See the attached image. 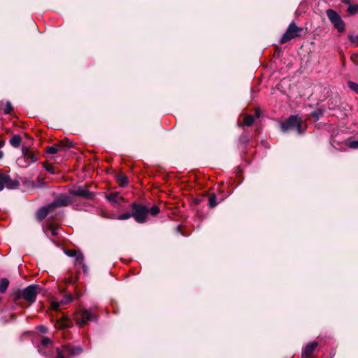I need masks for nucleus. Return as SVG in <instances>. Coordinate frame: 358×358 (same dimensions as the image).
<instances>
[{
	"label": "nucleus",
	"mask_w": 358,
	"mask_h": 358,
	"mask_svg": "<svg viewBox=\"0 0 358 358\" xmlns=\"http://www.w3.org/2000/svg\"><path fill=\"white\" fill-rule=\"evenodd\" d=\"M72 301V296L71 293L66 294L64 296V299L60 301H52L51 308L54 310H58L61 305H66Z\"/></svg>",
	"instance_id": "obj_15"
},
{
	"label": "nucleus",
	"mask_w": 358,
	"mask_h": 358,
	"mask_svg": "<svg viewBox=\"0 0 358 358\" xmlns=\"http://www.w3.org/2000/svg\"><path fill=\"white\" fill-rule=\"evenodd\" d=\"M75 257H76V264L81 265L83 266V271L85 272H86L87 268L83 262V261H84L83 255L82 254H77Z\"/></svg>",
	"instance_id": "obj_22"
},
{
	"label": "nucleus",
	"mask_w": 358,
	"mask_h": 358,
	"mask_svg": "<svg viewBox=\"0 0 358 358\" xmlns=\"http://www.w3.org/2000/svg\"><path fill=\"white\" fill-rule=\"evenodd\" d=\"M327 15L334 27L339 31L342 32L345 29V24L340 15L334 10L329 9L327 10Z\"/></svg>",
	"instance_id": "obj_8"
},
{
	"label": "nucleus",
	"mask_w": 358,
	"mask_h": 358,
	"mask_svg": "<svg viewBox=\"0 0 358 358\" xmlns=\"http://www.w3.org/2000/svg\"><path fill=\"white\" fill-rule=\"evenodd\" d=\"M117 180L121 187L125 186L128 183V178L127 176L123 175H119L117 178Z\"/></svg>",
	"instance_id": "obj_24"
},
{
	"label": "nucleus",
	"mask_w": 358,
	"mask_h": 358,
	"mask_svg": "<svg viewBox=\"0 0 358 358\" xmlns=\"http://www.w3.org/2000/svg\"><path fill=\"white\" fill-rule=\"evenodd\" d=\"M22 141V138L20 135H14L10 139V143L15 148H17L20 146V143Z\"/></svg>",
	"instance_id": "obj_20"
},
{
	"label": "nucleus",
	"mask_w": 358,
	"mask_h": 358,
	"mask_svg": "<svg viewBox=\"0 0 358 358\" xmlns=\"http://www.w3.org/2000/svg\"><path fill=\"white\" fill-rule=\"evenodd\" d=\"M44 168L50 173H55V167L51 165V164H44Z\"/></svg>",
	"instance_id": "obj_36"
},
{
	"label": "nucleus",
	"mask_w": 358,
	"mask_h": 358,
	"mask_svg": "<svg viewBox=\"0 0 358 358\" xmlns=\"http://www.w3.org/2000/svg\"><path fill=\"white\" fill-rule=\"evenodd\" d=\"M56 352V358H71L72 356L79 355L82 352V348L79 346L64 345L62 348H57Z\"/></svg>",
	"instance_id": "obj_4"
},
{
	"label": "nucleus",
	"mask_w": 358,
	"mask_h": 358,
	"mask_svg": "<svg viewBox=\"0 0 358 358\" xmlns=\"http://www.w3.org/2000/svg\"><path fill=\"white\" fill-rule=\"evenodd\" d=\"M56 352V358H71L72 356L79 355L82 352V348L79 346L64 345L62 348H57Z\"/></svg>",
	"instance_id": "obj_5"
},
{
	"label": "nucleus",
	"mask_w": 358,
	"mask_h": 358,
	"mask_svg": "<svg viewBox=\"0 0 358 358\" xmlns=\"http://www.w3.org/2000/svg\"><path fill=\"white\" fill-rule=\"evenodd\" d=\"M159 213V208L157 206L155 205L148 209V213L155 216Z\"/></svg>",
	"instance_id": "obj_27"
},
{
	"label": "nucleus",
	"mask_w": 358,
	"mask_h": 358,
	"mask_svg": "<svg viewBox=\"0 0 358 358\" xmlns=\"http://www.w3.org/2000/svg\"><path fill=\"white\" fill-rule=\"evenodd\" d=\"M57 326L61 328L69 327V320L67 319H65L62 321L58 322Z\"/></svg>",
	"instance_id": "obj_31"
},
{
	"label": "nucleus",
	"mask_w": 358,
	"mask_h": 358,
	"mask_svg": "<svg viewBox=\"0 0 358 358\" xmlns=\"http://www.w3.org/2000/svg\"><path fill=\"white\" fill-rule=\"evenodd\" d=\"M5 144V141L3 140H0V148H2Z\"/></svg>",
	"instance_id": "obj_40"
},
{
	"label": "nucleus",
	"mask_w": 358,
	"mask_h": 358,
	"mask_svg": "<svg viewBox=\"0 0 358 358\" xmlns=\"http://www.w3.org/2000/svg\"><path fill=\"white\" fill-rule=\"evenodd\" d=\"M254 121H255L254 116L250 115H246L243 119V124L245 126L250 127L253 124Z\"/></svg>",
	"instance_id": "obj_23"
},
{
	"label": "nucleus",
	"mask_w": 358,
	"mask_h": 358,
	"mask_svg": "<svg viewBox=\"0 0 358 358\" xmlns=\"http://www.w3.org/2000/svg\"><path fill=\"white\" fill-rule=\"evenodd\" d=\"M301 31L302 28L297 27L294 22L291 23L289 25L286 32L282 36L280 39V43H286L289 41L299 36V32Z\"/></svg>",
	"instance_id": "obj_7"
},
{
	"label": "nucleus",
	"mask_w": 358,
	"mask_h": 358,
	"mask_svg": "<svg viewBox=\"0 0 358 358\" xmlns=\"http://www.w3.org/2000/svg\"><path fill=\"white\" fill-rule=\"evenodd\" d=\"M22 152L24 159L27 160L29 163L35 162L38 159V152L30 150L27 147L22 148Z\"/></svg>",
	"instance_id": "obj_13"
},
{
	"label": "nucleus",
	"mask_w": 358,
	"mask_h": 358,
	"mask_svg": "<svg viewBox=\"0 0 358 358\" xmlns=\"http://www.w3.org/2000/svg\"><path fill=\"white\" fill-rule=\"evenodd\" d=\"M358 10V6L357 5H350L348 8V11L351 14H355L357 13Z\"/></svg>",
	"instance_id": "obj_33"
},
{
	"label": "nucleus",
	"mask_w": 358,
	"mask_h": 358,
	"mask_svg": "<svg viewBox=\"0 0 358 358\" xmlns=\"http://www.w3.org/2000/svg\"><path fill=\"white\" fill-rule=\"evenodd\" d=\"M348 85L350 90H352V91H354L357 94H358V84L357 83L352 82V81H349L348 83Z\"/></svg>",
	"instance_id": "obj_26"
},
{
	"label": "nucleus",
	"mask_w": 358,
	"mask_h": 358,
	"mask_svg": "<svg viewBox=\"0 0 358 358\" xmlns=\"http://www.w3.org/2000/svg\"><path fill=\"white\" fill-rule=\"evenodd\" d=\"M41 344L44 347H48L52 345V341L47 337H43L41 340Z\"/></svg>",
	"instance_id": "obj_29"
},
{
	"label": "nucleus",
	"mask_w": 358,
	"mask_h": 358,
	"mask_svg": "<svg viewBox=\"0 0 358 358\" xmlns=\"http://www.w3.org/2000/svg\"><path fill=\"white\" fill-rule=\"evenodd\" d=\"M348 145L350 148L357 149V148H358V141H351L350 140L348 142Z\"/></svg>",
	"instance_id": "obj_34"
},
{
	"label": "nucleus",
	"mask_w": 358,
	"mask_h": 358,
	"mask_svg": "<svg viewBox=\"0 0 358 358\" xmlns=\"http://www.w3.org/2000/svg\"><path fill=\"white\" fill-rule=\"evenodd\" d=\"M106 218H108V219H117V220H128L129 219L130 217H132V213H122V214H120L117 217H115L113 215H107L105 216Z\"/></svg>",
	"instance_id": "obj_19"
},
{
	"label": "nucleus",
	"mask_w": 358,
	"mask_h": 358,
	"mask_svg": "<svg viewBox=\"0 0 358 358\" xmlns=\"http://www.w3.org/2000/svg\"><path fill=\"white\" fill-rule=\"evenodd\" d=\"M348 38L355 46H358V36L350 34L348 36Z\"/></svg>",
	"instance_id": "obj_28"
},
{
	"label": "nucleus",
	"mask_w": 358,
	"mask_h": 358,
	"mask_svg": "<svg viewBox=\"0 0 358 358\" xmlns=\"http://www.w3.org/2000/svg\"><path fill=\"white\" fill-rule=\"evenodd\" d=\"M58 227L53 224H48L44 229L45 233L48 236L49 233L52 236H56L58 234Z\"/></svg>",
	"instance_id": "obj_18"
},
{
	"label": "nucleus",
	"mask_w": 358,
	"mask_h": 358,
	"mask_svg": "<svg viewBox=\"0 0 358 358\" xmlns=\"http://www.w3.org/2000/svg\"><path fill=\"white\" fill-rule=\"evenodd\" d=\"M3 157V152L0 151V159H1Z\"/></svg>",
	"instance_id": "obj_41"
},
{
	"label": "nucleus",
	"mask_w": 358,
	"mask_h": 358,
	"mask_svg": "<svg viewBox=\"0 0 358 358\" xmlns=\"http://www.w3.org/2000/svg\"><path fill=\"white\" fill-rule=\"evenodd\" d=\"M317 347V342H309L302 350L301 358H313V354Z\"/></svg>",
	"instance_id": "obj_11"
},
{
	"label": "nucleus",
	"mask_w": 358,
	"mask_h": 358,
	"mask_svg": "<svg viewBox=\"0 0 358 358\" xmlns=\"http://www.w3.org/2000/svg\"><path fill=\"white\" fill-rule=\"evenodd\" d=\"M3 110L5 114H10L13 110V106L11 103L10 102H7Z\"/></svg>",
	"instance_id": "obj_32"
},
{
	"label": "nucleus",
	"mask_w": 358,
	"mask_h": 358,
	"mask_svg": "<svg viewBox=\"0 0 358 358\" xmlns=\"http://www.w3.org/2000/svg\"><path fill=\"white\" fill-rule=\"evenodd\" d=\"M71 194L74 196H82L87 199H92L94 198V194L90 192L87 188L80 187L77 189H73L70 191Z\"/></svg>",
	"instance_id": "obj_14"
},
{
	"label": "nucleus",
	"mask_w": 358,
	"mask_h": 358,
	"mask_svg": "<svg viewBox=\"0 0 358 358\" xmlns=\"http://www.w3.org/2000/svg\"><path fill=\"white\" fill-rule=\"evenodd\" d=\"M75 282H76V280L71 276L65 278L64 279V283L65 285H71V284H74Z\"/></svg>",
	"instance_id": "obj_35"
},
{
	"label": "nucleus",
	"mask_w": 358,
	"mask_h": 358,
	"mask_svg": "<svg viewBox=\"0 0 358 358\" xmlns=\"http://www.w3.org/2000/svg\"><path fill=\"white\" fill-rule=\"evenodd\" d=\"M106 198L108 201L113 203L120 204L124 201V198L120 194L119 192H110L106 195Z\"/></svg>",
	"instance_id": "obj_16"
},
{
	"label": "nucleus",
	"mask_w": 358,
	"mask_h": 358,
	"mask_svg": "<svg viewBox=\"0 0 358 358\" xmlns=\"http://www.w3.org/2000/svg\"><path fill=\"white\" fill-rule=\"evenodd\" d=\"M132 213V217L138 223H144L147 220L148 208L139 203H132L130 206Z\"/></svg>",
	"instance_id": "obj_3"
},
{
	"label": "nucleus",
	"mask_w": 358,
	"mask_h": 358,
	"mask_svg": "<svg viewBox=\"0 0 358 358\" xmlns=\"http://www.w3.org/2000/svg\"><path fill=\"white\" fill-rule=\"evenodd\" d=\"M66 255H67L69 257H76L78 254L77 251L76 250H65Z\"/></svg>",
	"instance_id": "obj_37"
},
{
	"label": "nucleus",
	"mask_w": 358,
	"mask_h": 358,
	"mask_svg": "<svg viewBox=\"0 0 358 358\" xmlns=\"http://www.w3.org/2000/svg\"><path fill=\"white\" fill-rule=\"evenodd\" d=\"M72 200L69 196L60 194L57 196L50 205L52 206V208L54 210L55 208L69 206Z\"/></svg>",
	"instance_id": "obj_10"
},
{
	"label": "nucleus",
	"mask_w": 358,
	"mask_h": 358,
	"mask_svg": "<svg viewBox=\"0 0 358 358\" xmlns=\"http://www.w3.org/2000/svg\"><path fill=\"white\" fill-rule=\"evenodd\" d=\"M71 143H69L61 141L57 144H55L52 146L46 147L45 152L48 154L54 155L64 148H70L71 146Z\"/></svg>",
	"instance_id": "obj_12"
},
{
	"label": "nucleus",
	"mask_w": 358,
	"mask_h": 358,
	"mask_svg": "<svg viewBox=\"0 0 358 358\" xmlns=\"http://www.w3.org/2000/svg\"><path fill=\"white\" fill-rule=\"evenodd\" d=\"M18 182L10 179V176L3 172H0V191L6 187L8 189H13L17 186Z\"/></svg>",
	"instance_id": "obj_9"
},
{
	"label": "nucleus",
	"mask_w": 358,
	"mask_h": 358,
	"mask_svg": "<svg viewBox=\"0 0 358 358\" xmlns=\"http://www.w3.org/2000/svg\"><path fill=\"white\" fill-rule=\"evenodd\" d=\"M343 2L348 3V2H349V0H343Z\"/></svg>",
	"instance_id": "obj_42"
},
{
	"label": "nucleus",
	"mask_w": 358,
	"mask_h": 358,
	"mask_svg": "<svg viewBox=\"0 0 358 358\" xmlns=\"http://www.w3.org/2000/svg\"><path fill=\"white\" fill-rule=\"evenodd\" d=\"M39 292L40 287L38 285H31L24 289L19 290L15 294V299L17 301L23 299L29 303H32L36 301V296Z\"/></svg>",
	"instance_id": "obj_2"
},
{
	"label": "nucleus",
	"mask_w": 358,
	"mask_h": 358,
	"mask_svg": "<svg viewBox=\"0 0 358 358\" xmlns=\"http://www.w3.org/2000/svg\"><path fill=\"white\" fill-rule=\"evenodd\" d=\"M74 319L76 321V324L80 327H83L89 322L94 320L96 316L87 309H80L76 312Z\"/></svg>",
	"instance_id": "obj_6"
},
{
	"label": "nucleus",
	"mask_w": 358,
	"mask_h": 358,
	"mask_svg": "<svg viewBox=\"0 0 358 358\" xmlns=\"http://www.w3.org/2000/svg\"><path fill=\"white\" fill-rule=\"evenodd\" d=\"M255 116L256 118L259 117L260 116V110L259 108H257L255 112Z\"/></svg>",
	"instance_id": "obj_39"
},
{
	"label": "nucleus",
	"mask_w": 358,
	"mask_h": 358,
	"mask_svg": "<svg viewBox=\"0 0 358 358\" xmlns=\"http://www.w3.org/2000/svg\"><path fill=\"white\" fill-rule=\"evenodd\" d=\"M53 210L52 206L50 204L45 207L40 208L37 212V218L38 220H43L50 212Z\"/></svg>",
	"instance_id": "obj_17"
},
{
	"label": "nucleus",
	"mask_w": 358,
	"mask_h": 358,
	"mask_svg": "<svg viewBox=\"0 0 358 358\" xmlns=\"http://www.w3.org/2000/svg\"><path fill=\"white\" fill-rule=\"evenodd\" d=\"M282 131L286 132L289 130L296 129L298 134H302L306 129V123L303 122L297 115H292L287 120L280 124Z\"/></svg>",
	"instance_id": "obj_1"
},
{
	"label": "nucleus",
	"mask_w": 358,
	"mask_h": 358,
	"mask_svg": "<svg viewBox=\"0 0 358 358\" xmlns=\"http://www.w3.org/2000/svg\"><path fill=\"white\" fill-rule=\"evenodd\" d=\"M2 298L0 296V302L1 301Z\"/></svg>",
	"instance_id": "obj_43"
},
{
	"label": "nucleus",
	"mask_w": 358,
	"mask_h": 358,
	"mask_svg": "<svg viewBox=\"0 0 358 358\" xmlns=\"http://www.w3.org/2000/svg\"><path fill=\"white\" fill-rule=\"evenodd\" d=\"M323 115V111L321 109H318L315 111H313L311 113L312 117L314 119L315 121H317L320 119V117Z\"/></svg>",
	"instance_id": "obj_25"
},
{
	"label": "nucleus",
	"mask_w": 358,
	"mask_h": 358,
	"mask_svg": "<svg viewBox=\"0 0 358 358\" xmlns=\"http://www.w3.org/2000/svg\"><path fill=\"white\" fill-rule=\"evenodd\" d=\"M38 330L42 333H46L47 332V328L44 326H40L38 327Z\"/></svg>",
	"instance_id": "obj_38"
},
{
	"label": "nucleus",
	"mask_w": 358,
	"mask_h": 358,
	"mask_svg": "<svg viewBox=\"0 0 358 358\" xmlns=\"http://www.w3.org/2000/svg\"><path fill=\"white\" fill-rule=\"evenodd\" d=\"M217 205V198L213 195L209 199V206L210 208H214Z\"/></svg>",
	"instance_id": "obj_30"
},
{
	"label": "nucleus",
	"mask_w": 358,
	"mask_h": 358,
	"mask_svg": "<svg viewBox=\"0 0 358 358\" xmlns=\"http://www.w3.org/2000/svg\"><path fill=\"white\" fill-rule=\"evenodd\" d=\"M9 285V281L6 278H1L0 280V292L4 293Z\"/></svg>",
	"instance_id": "obj_21"
}]
</instances>
